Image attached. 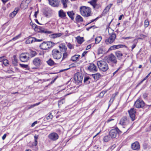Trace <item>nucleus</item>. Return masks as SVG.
<instances>
[{
    "instance_id": "1",
    "label": "nucleus",
    "mask_w": 151,
    "mask_h": 151,
    "mask_svg": "<svg viewBox=\"0 0 151 151\" xmlns=\"http://www.w3.org/2000/svg\"><path fill=\"white\" fill-rule=\"evenodd\" d=\"M80 11L81 15L85 17L91 16L92 14L91 8L86 6L81 7L80 8Z\"/></svg>"
},
{
    "instance_id": "2",
    "label": "nucleus",
    "mask_w": 151,
    "mask_h": 151,
    "mask_svg": "<svg viewBox=\"0 0 151 151\" xmlns=\"http://www.w3.org/2000/svg\"><path fill=\"white\" fill-rule=\"evenodd\" d=\"M97 65L99 70L103 72H106L109 69L108 65L105 61H98Z\"/></svg>"
},
{
    "instance_id": "3",
    "label": "nucleus",
    "mask_w": 151,
    "mask_h": 151,
    "mask_svg": "<svg viewBox=\"0 0 151 151\" xmlns=\"http://www.w3.org/2000/svg\"><path fill=\"white\" fill-rule=\"evenodd\" d=\"M55 45V44L52 42H44L40 45V47L42 50H47Z\"/></svg>"
},
{
    "instance_id": "4",
    "label": "nucleus",
    "mask_w": 151,
    "mask_h": 151,
    "mask_svg": "<svg viewBox=\"0 0 151 151\" xmlns=\"http://www.w3.org/2000/svg\"><path fill=\"white\" fill-rule=\"evenodd\" d=\"M31 26L35 31H37L38 32L45 34H51L52 33V32L48 31L41 27L37 26L35 24Z\"/></svg>"
},
{
    "instance_id": "5",
    "label": "nucleus",
    "mask_w": 151,
    "mask_h": 151,
    "mask_svg": "<svg viewBox=\"0 0 151 151\" xmlns=\"http://www.w3.org/2000/svg\"><path fill=\"white\" fill-rule=\"evenodd\" d=\"M108 62L112 67H114L117 63L115 56L112 53L111 54L108 58Z\"/></svg>"
},
{
    "instance_id": "6",
    "label": "nucleus",
    "mask_w": 151,
    "mask_h": 151,
    "mask_svg": "<svg viewBox=\"0 0 151 151\" xmlns=\"http://www.w3.org/2000/svg\"><path fill=\"white\" fill-rule=\"evenodd\" d=\"M83 77V75L80 72H77L74 76V79L78 84L81 83Z\"/></svg>"
},
{
    "instance_id": "7",
    "label": "nucleus",
    "mask_w": 151,
    "mask_h": 151,
    "mask_svg": "<svg viewBox=\"0 0 151 151\" xmlns=\"http://www.w3.org/2000/svg\"><path fill=\"white\" fill-rule=\"evenodd\" d=\"M109 37L106 39L105 41V42L107 45L112 43L114 41L116 37V34L114 33L109 34Z\"/></svg>"
},
{
    "instance_id": "8",
    "label": "nucleus",
    "mask_w": 151,
    "mask_h": 151,
    "mask_svg": "<svg viewBox=\"0 0 151 151\" xmlns=\"http://www.w3.org/2000/svg\"><path fill=\"white\" fill-rule=\"evenodd\" d=\"M121 131L117 128H116L111 130L109 133V135L111 138H115L118 134H121Z\"/></svg>"
},
{
    "instance_id": "9",
    "label": "nucleus",
    "mask_w": 151,
    "mask_h": 151,
    "mask_svg": "<svg viewBox=\"0 0 151 151\" xmlns=\"http://www.w3.org/2000/svg\"><path fill=\"white\" fill-rule=\"evenodd\" d=\"M52 55L55 59H59L62 57V53L57 49H54L52 51Z\"/></svg>"
},
{
    "instance_id": "10",
    "label": "nucleus",
    "mask_w": 151,
    "mask_h": 151,
    "mask_svg": "<svg viewBox=\"0 0 151 151\" xmlns=\"http://www.w3.org/2000/svg\"><path fill=\"white\" fill-rule=\"evenodd\" d=\"M29 58V53H22L19 56L20 60L22 62H26L27 61Z\"/></svg>"
},
{
    "instance_id": "11",
    "label": "nucleus",
    "mask_w": 151,
    "mask_h": 151,
    "mask_svg": "<svg viewBox=\"0 0 151 151\" xmlns=\"http://www.w3.org/2000/svg\"><path fill=\"white\" fill-rule=\"evenodd\" d=\"M129 120L127 118V117L124 116L122 117L120 120L119 124L122 126H125L127 127L129 124Z\"/></svg>"
},
{
    "instance_id": "12",
    "label": "nucleus",
    "mask_w": 151,
    "mask_h": 151,
    "mask_svg": "<svg viewBox=\"0 0 151 151\" xmlns=\"http://www.w3.org/2000/svg\"><path fill=\"white\" fill-rule=\"evenodd\" d=\"M67 14L71 19H74L75 16H76L75 19H82L80 15L75 14L73 11L68 12Z\"/></svg>"
},
{
    "instance_id": "13",
    "label": "nucleus",
    "mask_w": 151,
    "mask_h": 151,
    "mask_svg": "<svg viewBox=\"0 0 151 151\" xmlns=\"http://www.w3.org/2000/svg\"><path fill=\"white\" fill-rule=\"evenodd\" d=\"M145 105L144 102L141 100L138 99L135 102L134 106L137 108H142Z\"/></svg>"
},
{
    "instance_id": "14",
    "label": "nucleus",
    "mask_w": 151,
    "mask_h": 151,
    "mask_svg": "<svg viewBox=\"0 0 151 151\" xmlns=\"http://www.w3.org/2000/svg\"><path fill=\"white\" fill-rule=\"evenodd\" d=\"M129 115L132 121H134L135 119V113L136 109L134 108H132L128 111Z\"/></svg>"
},
{
    "instance_id": "15",
    "label": "nucleus",
    "mask_w": 151,
    "mask_h": 151,
    "mask_svg": "<svg viewBox=\"0 0 151 151\" xmlns=\"http://www.w3.org/2000/svg\"><path fill=\"white\" fill-rule=\"evenodd\" d=\"M42 41V39H37L34 37H29L26 41V44H30L36 42H41Z\"/></svg>"
},
{
    "instance_id": "16",
    "label": "nucleus",
    "mask_w": 151,
    "mask_h": 151,
    "mask_svg": "<svg viewBox=\"0 0 151 151\" xmlns=\"http://www.w3.org/2000/svg\"><path fill=\"white\" fill-rule=\"evenodd\" d=\"M48 137L49 139L52 140L56 141L58 138L59 136L56 133L52 132L48 135Z\"/></svg>"
},
{
    "instance_id": "17",
    "label": "nucleus",
    "mask_w": 151,
    "mask_h": 151,
    "mask_svg": "<svg viewBox=\"0 0 151 151\" xmlns=\"http://www.w3.org/2000/svg\"><path fill=\"white\" fill-rule=\"evenodd\" d=\"M49 4L53 7H58L59 6V0H48Z\"/></svg>"
},
{
    "instance_id": "18",
    "label": "nucleus",
    "mask_w": 151,
    "mask_h": 151,
    "mask_svg": "<svg viewBox=\"0 0 151 151\" xmlns=\"http://www.w3.org/2000/svg\"><path fill=\"white\" fill-rule=\"evenodd\" d=\"M30 1V0H23L20 5L21 7L23 9L27 8Z\"/></svg>"
},
{
    "instance_id": "19",
    "label": "nucleus",
    "mask_w": 151,
    "mask_h": 151,
    "mask_svg": "<svg viewBox=\"0 0 151 151\" xmlns=\"http://www.w3.org/2000/svg\"><path fill=\"white\" fill-rule=\"evenodd\" d=\"M33 63L35 66H39L42 64V60L39 58H36L33 60Z\"/></svg>"
},
{
    "instance_id": "20",
    "label": "nucleus",
    "mask_w": 151,
    "mask_h": 151,
    "mask_svg": "<svg viewBox=\"0 0 151 151\" xmlns=\"http://www.w3.org/2000/svg\"><path fill=\"white\" fill-rule=\"evenodd\" d=\"M131 147L133 150H139L140 149V146L139 142L137 141H136L133 143L131 145Z\"/></svg>"
},
{
    "instance_id": "21",
    "label": "nucleus",
    "mask_w": 151,
    "mask_h": 151,
    "mask_svg": "<svg viewBox=\"0 0 151 151\" xmlns=\"http://www.w3.org/2000/svg\"><path fill=\"white\" fill-rule=\"evenodd\" d=\"M88 69L92 72H96L97 71V68L93 63H91L88 67Z\"/></svg>"
},
{
    "instance_id": "22",
    "label": "nucleus",
    "mask_w": 151,
    "mask_h": 151,
    "mask_svg": "<svg viewBox=\"0 0 151 151\" xmlns=\"http://www.w3.org/2000/svg\"><path fill=\"white\" fill-rule=\"evenodd\" d=\"M59 47L60 51L61 52H65L67 51V47L64 44L62 43L60 44L59 45Z\"/></svg>"
},
{
    "instance_id": "23",
    "label": "nucleus",
    "mask_w": 151,
    "mask_h": 151,
    "mask_svg": "<svg viewBox=\"0 0 151 151\" xmlns=\"http://www.w3.org/2000/svg\"><path fill=\"white\" fill-rule=\"evenodd\" d=\"M63 34L62 33H54L50 35V37L51 38L55 39L60 37Z\"/></svg>"
},
{
    "instance_id": "24",
    "label": "nucleus",
    "mask_w": 151,
    "mask_h": 151,
    "mask_svg": "<svg viewBox=\"0 0 151 151\" xmlns=\"http://www.w3.org/2000/svg\"><path fill=\"white\" fill-rule=\"evenodd\" d=\"M124 45H113L111 46L109 49V50H114L116 49H117L123 47H124Z\"/></svg>"
},
{
    "instance_id": "25",
    "label": "nucleus",
    "mask_w": 151,
    "mask_h": 151,
    "mask_svg": "<svg viewBox=\"0 0 151 151\" xmlns=\"http://www.w3.org/2000/svg\"><path fill=\"white\" fill-rule=\"evenodd\" d=\"M115 56L117 57L118 59L121 60L122 58L123 55L120 51H117L115 52Z\"/></svg>"
},
{
    "instance_id": "26",
    "label": "nucleus",
    "mask_w": 151,
    "mask_h": 151,
    "mask_svg": "<svg viewBox=\"0 0 151 151\" xmlns=\"http://www.w3.org/2000/svg\"><path fill=\"white\" fill-rule=\"evenodd\" d=\"M106 51L104 47L102 46L100 47L98 50V54H103L104 52Z\"/></svg>"
},
{
    "instance_id": "27",
    "label": "nucleus",
    "mask_w": 151,
    "mask_h": 151,
    "mask_svg": "<svg viewBox=\"0 0 151 151\" xmlns=\"http://www.w3.org/2000/svg\"><path fill=\"white\" fill-rule=\"evenodd\" d=\"M112 4H110L108 5L103 11V13L104 14H106L109 11Z\"/></svg>"
},
{
    "instance_id": "28",
    "label": "nucleus",
    "mask_w": 151,
    "mask_h": 151,
    "mask_svg": "<svg viewBox=\"0 0 151 151\" xmlns=\"http://www.w3.org/2000/svg\"><path fill=\"white\" fill-rule=\"evenodd\" d=\"M92 76L94 78L95 80H98L101 77V75L99 73H96L94 74H92Z\"/></svg>"
},
{
    "instance_id": "29",
    "label": "nucleus",
    "mask_w": 151,
    "mask_h": 151,
    "mask_svg": "<svg viewBox=\"0 0 151 151\" xmlns=\"http://www.w3.org/2000/svg\"><path fill=\"white\" fill-rule=\"evenodd\" d=\"M46 62L48 65L50 66H52L56 65L54 61L51 58L49 59Z\"/></svg>"
},
{
    "instance_id": "30",
    "label": "nucleus",
    "mask_w": 151,
    "mask_h": 151,
    "mask_svg": "<svg viewBox=\"0 0 151 151\" xmlns=\"http://www.w3.org/2000/svg\"><path fill=\"white\" fill-rule=\"evenodd\" d=\"M76 39L77 41V42L80 44H81L84 41L83 38V37H81L79 36H78Z\"/></svg>"
},
{
    "instance_id": "31",
    "label": "nucleus",
    "mask_w": 151,
    "mask_h": 151,
    "mask_svg": "<svg viewBox=\"0 0 151 151\" xmlns=\"http://www.w3.org/2000/svg\"><path fill=\"white\" fill-rule=\"evenodd\" d=\"M91 81V79L89 77H85L84 79V82L86 84H89Z\"/></svg>"
},
{
    "instance_id": "32",
    "label": "nucleus",
    "mask_w": 151,
    "mask_h": 151,
    "mask_svg": "<svg viewBox=\"0 0 151 151\" xmlns=\"http://www.w3.org/2000/svg\"><path fill=\"white\" fill-rule=\"evenodd\" d=\"M12 62L13 64L14 65L17 66V60L15 55L13 56V58L12 60Z\"/></svg>"
},
{
    "instance_id": "33",
    "label": "nucleus",
    "mask_w": 151,
    "mask_h": 151,
    "mask_svg": "<svg viewBox=\"0 0 151 151\" xmlns=\"http://www.w3.org/2000/svg\"><path fill=\"white\" fill-rule=\"evenodd\" d=\"M118 93L117 92H116V93H115V94H113L112 95V96H111V99H110L109 101V106L112 103L113 101H114V99H115V97L118 94Z\"/></svg>"
},
{
    "instance_id": "34",
    "label": "nucleus",
    "mask_w": 151,
    "mask_h": 151,
    "mask_svg": "<svg viewBox=\"0 0 151 151\" xmlns=\"http://www.w3.org/2000/svg\"><path fill=\"white\" fill-rule=\"evenodd\" d=\"M59 15L60 17L62 18L66 16V14L63 10H60L59 12Z\"/></svg>"
},
{
    "instance_id": "35",
    "label": "nucleus",
    "mask_w": 151,
    "mask_h": 151,
    "mask_svg": "<svg viewBox=\"0 0 151 151\" xmlns=\"http://www.w3.org/2000/svg\"><path fill=\"white\" fill-rule=\"evenodd\" d=\"M80 56L78 55H76L72 56L71 58V60L73 61H75L80 57Z\"/></svg>"
},
{
    "instance_id": "36",
    "label": "nucleus",
    "mask_w": 151,
    "mask_h": 151,
    "mask_svg": "<svg viewBox=\"0 0 151 151\" xmlns=\"http://www.w3.org/2000/svg\"><path fill=\"white\" fill-rule=\"evenodd\" d=\"M18 11V9H15V10H14L13 12L11 13L10 14V15H9L10 17L11 18H13L16 14Z\"/></svg>"
},
{
    "instance_id": "37",
    "label": "nucleus",
    "mask_w": 151,
    "mask_h": 151,
    "mask_svg": "<svg viewBox=\"0 0 151 151\" xmlns=\"http://www.w3.org/2000/svg\"><path fill=\"white\" fill-rule=\"evenodd\" d=\"M111 138V137L109 135H107L104 137V142H107Z\"/></svg>"
},
{
    "instance_id": "38",
    "label": "nucleus",
    "mask_w": 151,
    "mask_h": 151,
    "mask_svg": "<svg viewBox=\"0 0 151 151\" xmlns=\"http://www.w3.org/2000/svg\"><path fill=\"white\" fill-rule=\"evenodd\" d=\"M68 0H61V2L63 4L64 7L65 8L67 7V4Z\"/></svg>"
},
{
    "instance_id": "39",
    "label": "nucleus",
    "mask_w": 151,
    "mask_h": 151,
    "mask_svg": "<svg viewBox=\"0 0 151 151\" xmlns=\"http://www.w3.org/2000/svg\"><path fill=\"white\" fill-rule=\"evenodd\" d=\"M102 37H97L95 39V43L96 44L99 43L101 40Z\"/></svg>"
},
{
    "instance_id": "40",
    "label": "nucleus",
    "mask_w": 151,
    "mask_h": 151,
    "mask_svg": "<svg viewBox=\"0 0 151 151\" xmlns=\"http://www.w3.org/2000/svg\"><path fill=\"white\" fill-rule=\"evenodd\" d=\"M133 42H134L135 43H134L132 46V50H133L136 46L137 45V44L138 42L137 39H135Z\"/></svg>"
},
{
    "instance_id": "41",
    "label": "nucleus",
    "mask_w": 151,
    "mask_h": 151,
    "mask_svg": "<svg viewBox=\"0 0 151 151\" xmlns=\"http://www.w3.org/2000/svg\"><path fill=\"white\" fill-rule=\"evenodd\" d=\"M93 9H98L100 7V5L99 4L96 3L94 4V5H92Z\"/></svg>"
},
{
    "instance_id": "42",
    "label": "nucleus",
    "mask_w": 151,
    "mask_h": 151,
    "mask_svg": "<svg viewBox=\"0 0 151 151\" xmlns=\"http://www.w3.org/2000/svg\"><path fill=\"white\" fill-rule=\"evenodd\" d=\"M19 65L20 66L24 68H25L27 69H28L29 68V67L27 65H25L23 64H20Z\"/></svg>"
},
{
    "instance_id": "43",
    "label": "nucleus",
    "mask_w": 151,
    "mask_h": 151,
    "mask_svg": "<svg viewBox=\"0 0 151 151\" xmlns=\"http://www.w3.org/2000/svg\"><path fill=\"white\" fill-rule=\"evenodd\" d=\"M149 22L148 19H145V21L144 26L145 27H147L149 25Z\"/></svg>"
},
{
    "instance_id": "44",
    "label": "nucleus",
    "mask_w": 151,
    "mask_h": 151,
    "mask_svg": "<svg viewBox=\"0 0 151 151\" xmlns=\"http://www.w3.org/2000/svg\"><path fill=\"white\" fill-rule=\"evenodd\" d=\"M44 15L47 17L49 18L51 14L50 13H48V12L45 11L44 13Z\"/></svg>"
},
{
    "instance_id": "45",
    "label": "nucleus",
    "mask_w": 151,
    "mask_h": 151,
    "mask_svg": "<svg viewBox=\"0 0 151 151\" xmlns=\"http://www.w3.org/2000/svg\"><path fill=\"white\" fill-rule=\"evenodd\" d=\"M68 56V54L66 52V51L64 53H63L62 60L66 58Z\"/></svg>"
},
{
    "instance_id": "46",
    "label": "nucleus",
    "mask_w": 151,
    "mask_h": 151,
    "mask_svg": "<svg viewBox=\"0 0 151 151\" xmlns=\"http://www.w3.org/2000/svg\"><path fill=\"white\" fill-rule=\"evenodd\" d=\"M65 102V100L64 99H62L58 101V105L59 106Z\"/></svg>"
},
{
    "instance_id": "47",
    "label": "nucleus",
    "mask_w": 151,
    "mask_h": 151,
    "mask_svg": "<svg viewBox=\"0 0 151 151\" xmlns=\"http://www.w3.org/2000/svg\"><path fill=\"white\" fill-rule=\"evenodd\" d=\"M67 45L68 47L70 49L74 48V46L73 45H72L70 43H67Z\"/></svg>"
},
{
    "instance_id": "48",
    "label": "nucleus",
    "mask_w": 151,
    "mask_h": 151,
    "mask_svg": "<svg viewBox=\"0 0 151 151\" xmlns=\"http://www.w3.org/2000/svg\"><path fill=\"white\" fill-rule=\"evenodd\" d=\"M37 55L36 52L35 51H32L30 52V57H33Z\"/></svg>"
},
{
    "instance_id": "49",
    "label": "nucleus",
    "mask_w": 151,
    "mask_h": 151,
    "mask_svg": "<svg viewBox=\"0 0 151 151\" xmlns=\"http://www.w3.org/2000/svg\"><path fill=\"white\" fill-rule=\"evenodd\" d=\"M107 91H102L101 92L99 95V96L100 97H102L104 94Z\"/></svg>"
},
{
    "instance_id": "50",
    "label": "nucleus",
    "mask_w": 151,
    "mask_h": 151,
    "mask_svg": "<svg viewBox=\"0 0 151 151\" xmlns=\"http://www.w3.org/2000/svg\"><path fill=\"white\" fill-rule=\"evenodd\" d=\"M123 64H121L119 68L116 70L113 73V76H114L115 75V74L118 72L119 70L122 67V66L123 65Z\"/></svg>"
},
{
    "instance_id": "51",
    "label": "nucleus",
    "mask_w": 151,
    "mask_h": 151,
    "mask_svg": "<svg viewBox=\"0 0 151 151\" xmlns=\"http://www.w3.org/2000/svg\"><path fill=\"white\" fill-rule=\"evenodd\" d=\"M3 63L5 66H7L9 64L8 60L6 59H4L3 60Z\"/></svg>"
},
{
    "instance_id": "52",
    "label": "nucleus",
    "mask_w": 151,
    "mask_h": 151,
    "mask_svg": "<svg viewBox=\"0 0 151 151\" xmlns=\"http://www.w3.org/2000/svg\"><path fill=\"white\" fill-rule=\"evenodd\" d=\"M97 0H91L89 2L91 5H94V4H96Z\"/></svg>"
},
{
    "instance_id": "53",
    "label": "nucleus",
    "mask_w": 151,
    "mask_h": 151,
    "mask_svg": "<svg viewBox=\"0 0 151 151\" xmlns=\"http://www.w3.org/2000/svg\"><path fill=\"white\" fill-rule=\"evenodd\" d=\"M140 36L141 37L138 38L137 39V40L139 39L142 40L143 39H145L146 37H147V36L146 35H140Z\"/></svg>"
},
{
    "instance_id": "54",
    "label": "nucleus",
    "mask_w": 151,
    "mask_h": 151,
    "mask_svg": "<svg viewBox=\"0 0 151 151\" xmlns=\"http://www.w3.org/2000/svg\"><path fill=\"white\" fill-rule=\"evenodd\" d=\"M20 36H21V34H19L18 35L16 36L15 37H14L13 38L12 40H17V39H18V38H19V37H20Z\"/></svg>"
},
{
    "instance_id": "55",
    "label": "nucleus",
    "mask_w": 151,
    "mask_h": 151,
    "mask_svg": "<svg viewBox=\"0 0 151 151\" xmlns=\"http://www.w3.org/2000/svg\"><path fill=\"white\" fill-rule=\"evenodd\" d=\"M52 114V113H50V114L49 115V116H48L47 117V119L48 120V119H52V115H51Z\"/></svg>"
},
{
    "instance_id": "56",
    "label": "nucleus",
    "mask_w": 151,
    "mask_h": 151,
    "mask_svg": "<svg viewBox=\"0 0 151 151\" xmlns=\"http://www.w3.org/2000/svg\"><path fill=\"white\" fill-rule=\"evenodd\" d=\"M122 0H117V3L118 5H120V4L122 3Z\"/></svg>"
},
{
    "instance_id": "57",
    "label": "nucleus",
    "mask_w": 151,
    "mask_h": 151,
    "mask_svg": "<svg viewBox=\"0 0 151 151\" xmlns=\"http://www.w3.org/2000/svg\"><path fill=\"white\" fill-rule=\"evenodd\" d=\"M87 51H85L82 54V57H84L85 55L87 53Z\"/></svg>"
},
{
    "instance_id": "58",
    "label": "nucleus",
    "mask_w": 151,
    "mask_h": 151,
    "mask_svg": "<svg viewBox=\"0 0 151 151\" xmlns=\"http://www.w3.org/2000/svg\"><path fill=\"white\" fill-rule=\"evenodd\" d=\"M37 121H35L33 123H32L31 125V126L32 127H33L35 126V124H37Z\"/></svg>"
},
{
    "instance_id": "59",
    "label": "nucleus",
    "mask_w": 151,
    "mask_h": 151,
    "mask_svg": "<svg viewBox=\"0 0 151 151\" xmlns=\"http://www.w3.org/2000/svg\"><path fill=\"white\" fill-rule=\"evenodd\" d=\"M91 44L88 45L86 48V50H88L90 49L91 47Z\"/></svg>"
},
{
    "instance_id": "60",
    "label": "nucleus",
    "mask_w": 151,
    "mask_h": 151,
    "mask_svg": "<svg viewBox=\"0 0 151 151\" xmlns=\"http://www.w3.org/2000/svg\"><path fill=\"white\" fill-rule=\"evenodd\" d=\"M123 38L125 40H128L132 38V37H123Z\"/></svg>"
},
{
    "instance_id": "61",
    "label": "nucleus",
    "mask_w": 151,
    "mask_h": 151,
    "mask_svg": "<svg viewBox=\"0 0 151 151\" xmlns=\"http://www.w3.org/2000/svg\"><path fill=\"white\" fill-rule=\"evenodd\" d=\"M57 77H57L56 78H55L52 81H51V82L50 83V84H52L55 81V80L57 78Z\"/></svg>"
},
{
    "instance_id": "62",
    "label": "nucleus",
    "mask_w": 151,
    "mask_h": 151,
    "mask_svg": "<svg viewBox=\"0 0 151 151\" xmlns=\"http://www.w3.org/2000/svg\"><path fill=\"white\" fill-rule=\"evenodd\" d=\"M6 134H4L2 137V139L4 140L5 139V138L6 137Z\"/></svg>"
},
{
    "instance_id": "63",
    "label": "nucleus",
    "mask_w": 151,
    "mask_h": 151,
    "mask_svg": "<svg viewBox=\"0 0 151 151\" xmlns=\"http://www.w3.org/2000/svg\"><path fill=\"white\" fill-rule=\"evenodd\" d=\"M114 120V119L112 118H110L109 119H108V120H107V122H110V121H113V120Z\"/></svg>"
},
{
    "instance_id": "64",
    "label": "nucleus",
    "mask_w": 151,
    "mask_h": 151,
    "mask_svg": "<svg viewBox=\"0 0 151 151\" xmlns=\"http://www.w3.org/2000/svg\"><path fill=\"white\" fill-rule=\"evenodd\" d=\"M116 147V145H113L111 147V149L112 150H113Z\"/></svg>"
}]
</instances>
